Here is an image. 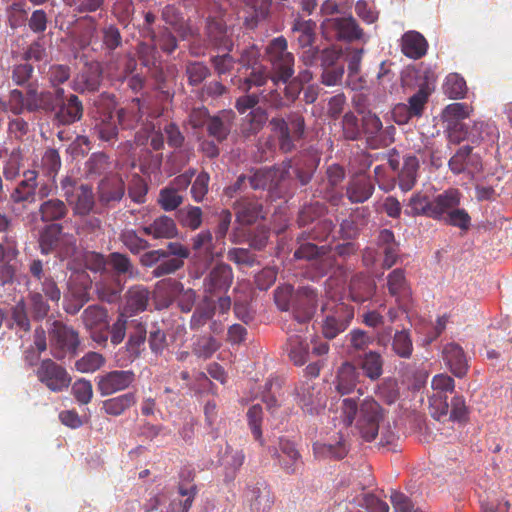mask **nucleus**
Here are the masks:
<instances>
[{
	"label": "nucleus",
	"mask_w": 512,
	"mask_h": 512,
	"mask_svg": "<svg viewBox=\"0 0 512 512\" xmlns=\"http://www.w3.org/2000/svg\"><path fill=\"white\" fill-rule=\"evenodd\" d=\"M234 279L233 270L226 263H217L204 278V291L210 296L226 293Z\"/></svg>",
	"instance_id": "12"
},
{
	"label": "nucleus",
	"mask_w": 512,
	"mask_h": 512,
	"mask_svg": "<svg viewBox=\"0 0 512 512\" xmlns=\"http://www.w3.org/2000/svg\"><path fill=\"white\" fill-rule=\"evenodd\" d=\"M296 402L304 413L319 414L325 407V402L315 384L308 380L299 384L295 389Z\"/></svg>",
	"instance_id": "14"
},
{
	"label": "nucleus",
	"mask_w": 512,
	"mask_h": 512,
	"mask_svg": "<svg viewBox=\"0 0 512 512\" xmlns=\"http://www.w3.org/2000/svg\"><path fill=\"white\" fill-rule=\"evenodd\" d=\"M498 138L499 132L493 123L477 121L469 129L468 140L476 145L481 143L493 144Z\"/></svg>",
	"instance_id": "44"
},
{
	"label": "nucleus",
	"mask_w": 512,
	"mask_h": 512,
	"mask_svg": "<svg viewBox=\"0 0 512 512\" xmlns=\"http://www.w3.org/2000/svg\"><path fill=\"white\" fill-rule=\"evenodd\" d=\"M38 243L42 254L55 253L62 260L72 257L77 249L76 238L64 233L62 225L57 223L45 225L40 230Z\"/></svg>",
	"instance_id": "2"
},
{
	"label": "nucleus",
	"mask_w": 512,
	"mask_h": 512,
	"mask_svg": "<svg viewBox=\"0 0 512 512\" xmlns=\"http://www.w3.org/2000/svg\"><path fill=\"white\" fill-rule=\"evenodd\" d=\"M401 51L411 59L422 58L428 50V42L425 37L414 30L405 32L401 37Z\"/></svg>",
	"instance_id": "35"
},
{
	"label": "nucleus",
	"mask_w": 512,
	"mask_h": 512,
	"mask_svg": "<svg viewBox=\"0 0 512 512\" xmlns=\"http://www.w3.org/2000/svg\"><path fill=\"white\" fill-rule=\"evenodd\" d=\"M267 120L268 115L264 109L258 107L251 110L243 120L241 134L246 138L256 135L262 130Z\"/></svg>",
	"instance_id": "54"
},
{
	"label": "nucleus",
	"mask_w": 512,
	"mask_h": 512,
	"mask_svg": "<svg viewBox=\"0 0 512 512\" xmlns=\"http://www.w3.org/2000/svg\"><path fill=\"white\" fill-rule=\"evenodd\" d=\"M452 173L458 175L464 172L474 173L481 169V161L477 155H472V147L466 145L459 148L448 162Z\"/></svg>",
	"instance_id": "22"
},
{
	"label": "nucleus",
	"mask_w": 512,
	"mask_h": 512,
	"mask_svg": "<svg viewBox=\"0 0 512 512\" xmlns=\"http://www.w3.org/2000/svg\"><path fill=\"white\" fill-rule=\"evenodd\" d=\"M216 310V304L210 296H204L202 301L196 306L191 319L190 329L197 331L210 321Z\"/></svg>",
	"instance_id": "47"
},
{
	"label": "nucleus",
	"mask_w": 512,
	"mask_h": 512,
	"mask_svg": "<svg viewBox=\"0 0 512 512\" xmlns=\"http://www.w3.org/2000/svg\"><path fill=\"white\" fill-rule=\"evenodd\" d=\"M161 18L165 24L176 32L182 39H186L192 35L191 28L175 6L166 5L162 9Z\"/></svg>",
	"instance_id": "45"
},
{
	"label": "nucleus",
	"mask_w": 512,
	"mask_h": 512,
	"mask_svg": "<svg viewBox=\"0 0 512 512\" xmlns=\"http://www.w3.org/2000/svg\"><path fill=\"white\" fill-rule=\"evenodd\" d=\"M392 350L400 358L409 359L413 352V342L408 330L396 331L392 339Z\"/></svg>",
	"instance_id": "64"
},
{
	"label": "nucleus",
	"mask_w": 512,
	"mask_h": 512,
	"mask_svg": "<svg viewBox=\"0 0 512 512\" xmlns=\"http://www.w3.org/2000/svg\"><path fill=\"white\" fill-rule=\"evenodd\" d=\"M432 200L421 192L414 193L408 200L405 214L410 217L426 216L431 218L433 211Z\"/></svg>",
	"instance_id": "55"
},
{
	"label": "nucleus",
	"mask_w": 512,
	"mask_h": 512,
	"mask_svg": "<svg viewBox=\"0 0 512 512\" xmlns=\"http://www.w3.org/2000/svg\"><path fill=\"white\" fill-rule=\"evenodd\" d=\"M317 165L318 162L309 156L298 158L295 161L292 169L296 179L302 186L307 185L311 181Z\"/></svg>",
	"instance_id": "61"
},
{
	"label": "nucleus",
	"mask_w": 512,
	"mask_h": 512,
	"mask_svg": "<svg viewBox=\"0 0 512 512\" xmlns=\"http://www.w3.org/2000/svg\"><path fill=\"white\" fill-rule=\"evenodd\" d=\"M97 390L108 396L129 388L136 379L132 370H113L97 377Z\"/></svg>",
	"instance_id": "11"
},
{
	"label": "nucleus",
	"mask_w": 512,
	"mask_h": 512,
	"mask_svg": "<svg viewBox=\"0 0 512 512\" xmlns=\"http://www.w3.org/2000/svg\"><path fill=\"white\" fill-rule=\"evenodd\" d=\"M266 56L271 64L273 83H287L294 74V56L288 51L286 38L279 36L272 39L266 47Z\"/></svg>",
	"instance_id": "4"
},
{
	"label": "nucleus",
	"mask_w": 512,
	"mask_h": 512,
	"mask_svg": "<svg viewBox=\"0 0 512 512\" xmlns=\"http://www.w3.org/2000/svg\"><path fill=\"white\" fill-rule=\"evenodd\" d=\"M149 302V291L144 286H133L126 294V303L123 308L125 315H134L146 310Z\"/></svg>",
	"instance_id": "41"
},
{
	"label": "nucleus",
	"mask_w": 512,
	"mask_h": 512,
	"mask_svg": "<svg viewBox=\"0 0 512 512\" xmlns=\"http://www.w3.org/2000/svg\"><path fill=\"white\" fill-rule=\"evenodd\" d=\"M294 257L296 259L315 261V264L319 267L322 274L327 273L335 262L333 257L327 254L326 246L319 247L309 242L301 244L299 248L295 250Z\"/></svg>",
	"instance_id": "20"
},
{
	"label": "nucleus",
	"mask_w": 512,
	"mask_h": 512,
	"mask_svg": "<svg viewBox=\"0 0 512 512\" xmlns=\"http://www.w3.org/2000/svg\"><path fill=\"white\" fill-rule=\"evenodd\" d=\"M375 290V281L363 273L354 275L350 280L349 294L354 302L363 303L370 300L373 297Z\"/></svg>",
	"instance_id": "34"
},
{
	"label": "nucleus",
	"mask_w": 512,
	"mask_h": 512,
	"mask_svg": "<svg viewBox=\"0 0 512 512\" xmlns=\"http://www.w3.org/2000/svg\"><path fill=\"white\" fill-rule=\"evenodd\" d=\"M36 376L45 387L56 393L68 389L72 381L67 370L49 358L40 362Z\"/></svg>",
	"instance_id": "8"
},
{
	"label": "nucleus",
	"mask_w": 512,
	"mask_h": 512,
	"mask_svg": "<svg viewBox=\"0 0 512 512\" xmlns=\"http://www.w3.org/2000/svg\"><path fill=\"white\" fill-rule=\"evenodd\" d=\"M77 215H87L93 209L95 201L91 186L81 184L75 191L71 201H67Z\"/></svg>",
	"instance_id": "46"
},
{
	"label": "nucleus",
	"mask_w": 512,
	"mask_h": 512,
	"mask_svg": "<svg viewBox=\"0 0 512 512\" xmlns=\"http://www.w3.org/2000/svg\"><path fill=\"white\" fill-rule=\"evenodd\" d=\"M361 374L358 367L352 362L345 361L337 369L333 381L335 390L340 395H349L356 390L360 383Z\"/></svg>",
	"instance_id": "19"
},
{
	"label": "nucleus",
	"mask_w": 512,
	"mask_h": 512,
	"mask_svg": "<svg viewBox=\"0 0 512 512\" xmlns=\"http://www.w3.org/2000/svg\"><path fill=\"white\" fill-rule=\"evenodd\" d=\"M430 92L431 90L427 85L420 86L419 90L409 98L408 105H397L393 111L396 121L398 123H406L413 117H420L424 111Z\"/></svg>",
	"instance_id": "18"
},
{
	"label": "nucleus",
	"mask_w": 512,
	"mask_h": 512,
	"mask_svg": "<svg viewBox=\"0 0 512 512\" xmlns=\"http://www.w3.org/2000/svg\"><path fill=\"white\" fill-rule=\"evenodd\" d=\"M61 157L57 149L48 148L43 153L40 164V173L50 179L53 183L56 181V176L61 168Z\"/></svg>",
	"instance_id": "53"
},
{
	"label": "nucleus",
	"mask_w": 512,
	"mask_h": 512,
	"mask_svg": "<svg viewBox=\"0 0 512 512\" xmlns=\"http://www.w3.org/2000/svg\"><path fill=\"white\" fill-rule=\"evenodd\" d=\"M432 394L429 396V411L436 420L447 417L449 411L448 393L455 389L454 379L445 374L435 375L431 380Z\"/></svg>",
	"instance_id": "5"
},
{
	"label": "nucleus",
	"mask_w": 512,
	"mask_h": 512,
	"mask_svg": "<svg viewBox=\"0 0 512 512\" xmlns=\"http://www.w3.org/2000/svg\"><path fill=\"white\" fill-rule=\"evenodd\" d=\"M279 449L270 450L271 455L278 461L280 468L287 475L296 474L303 465L300 452L297 450L294 442L287 438H279Z\"/></svg>",
	"instance_id": "10"
},
{
	"label": "nucleus",
	"mask_w": 512,
	"mask_h": 512,
	"mask_svg": "<svg viewBox=\"0 0 512 512\" xmlns=\"http://www.w3.org/2000/svg\"><path fill=\"white\" fill-rule=\"evenodd\" d=\"M334 227L335 226L333 221L324 217L321 220H318L316 223H314L313 227L310 230H308L307 232H302V234L298 237V240L311 239L324 241L332 233Z\"/></svg>",
	"instance_id": "63"
},
{
	"label": "nucleus",
	"mask_w": 512,
	"mask_h": 512,
	"mask_svg": "<svg viewBox=\"0 0 512 512\" xmlns=\"http://www.w3.org/2000/svg\"><path fill=\"white\" fill-rule=\"evenodd\" d=\"M93 131L97 137L103 141L109 142L116 139L118 128L111 114H105L99 119H95Z\"/></svg>",
	"instance_id": "62"
},
{
	"label": "nucleus",
	"mask_w": 512,
	"mask_h": 512,
	"mask_svg": "<svg viewBox=\"0 0 512 512\" xmlns=\"http://www.w3.org/2000/svg\"><path fill=\"white\" fill-rule=\"evenodd\" d=\"M39 214L43 222H55L66 217L68 207L64 201L52 198L44 201L40 205Z\"/></svg>",
	"instance_id": "51"
},
{
	"label": "nucleus",
	"mask_w": 512,
	"mask_h": 512,
	"mask_svg": "<svg viewBox=\"0 0 512 512\" xmlns=\"http://www.w3.org/2000/svg\"><path fill=\"white\" fill-rule=\"evenodd\" d=\"M316 23L312 20L296 18L292 26V32L296 35L298 45L304 49L313 45L315 41Z\"/></svg>",
	"instance_id": "52"
},
{
	"label": "nucleus",
	"mask_w": 512,
	"mask_h": 512,
	"mask_svg": "<svg viewBox=\"0 0 512 512\" xmlns=\"http://www.w3.org/2000/svg\"><path fill=\"white\" fill-rule=\"evenodd\" d=\"M462 193L457 188H449L442 193L436 195L432 199L433 211L431 218L434 220H442L451 210L460 205Z\"/></svg>",
	"instance_id": "27"
},
{
	"label": "nucleus",
	"mask_w": 512,
	"mask_h": 512,
	"mask_svg": "<svg viewBox=\"0 0 512 512\" xmlns=\"http://www.w3.org/2000/svg\"><path fill=\"white\" fill-rule=\"evenodd\" d=\"M192 249L203 255L209 262L223 255L222 250L216 251L213 236L210 230H203L191 238Z\"/></svg>",
	"instance_id": "43"
},
{
	"label": "nucleus",
	"mask_w": 512,
	"mask_h": 512,
	"mask_svg": "<svg viewBox=\"0 0 512 512\" xmlns=\"http://www.w3.org/2000/svg\"><path fill=\"white\" fill-rule=\"evenodd\" d=\"M419 160L414 155H407L403 159V167L398 174V185L401 191L408 192L417 183Z\"/></svg>",
	"instance_id": "42"
},
{
	"label": "nucleus",
	"mask_w": 512,
	"mask_h": 512,
	"mask_svg": "<svg viewBox=\"0 0 512 512\" xmlns=\"http://www.w3.org/2000/svg\"><path fill=\"white\" fill-rule=\"evenodd\" d=\"M326 213V205L319 201H315L302 207V209L299 211L297 222L300 227L312 225L318 220L324 218Z\"/></svg>",
	"instance_id": "58"
},
{
	"label": "nucleus",
	"mask_w": 512,
	"mask_h": 512,
	"mask_svg": "<svg viewBox=\"0 0 512 512\" xmlns=\"http://www.w3.org/2000/svg\"><path fill=\"white\" fill-rule=\"evenodd\" d=\"M236 219L240 224L250 225L262 216L263 206L254 198L243 197L233 204Z\"/></svg>",
	"instance_id": "32"
},
{
	"label": "nucleus",
	"mask_w": 512,
	"mask_h": 512,
	"mask_svg": "<svg viewBox=\"0 0 512 512\" xmlns=\"http://www.w3.org/2000/svg\"><path fill=\"white\" fill-rule=\"evenodd\" d=\"M206 35L209 41L218 48L228 52L232 50V40L228 28V15L220 7L211 10L206 19Z\"/></svg>",
	"instance_id": "7"
},
{
	"label": "nucleus",
	"mask_w": 512,
	"mask_h": 512,
	"mask_svg": "<svg viewBox=\"0 0 512 512\" xmlns=\"http://www.w3.org/2000/svg\"><path fill=\"white\" fill-rule=\"evenodd\" d=\"M50 345L53 355L57 359H63L67 354L75 355L80 345L79 334L72 327L62 322L54 321L49 333Z\"/></svg>",
	"instance_id": "6"
},
{
	"label": "nucleus",
	"mask_w": 512,
	"mask_h": 512,
	"mask_svg": "<svg viewBox=\"0 0 512 512\" xmlns=\"http://www.w3.org/2000/svg\"><path fill=\"white\" fill-rule=\"evenodd\" d=\"M245 501L250 512H271L275 496L270 486L262 481L247 486Z\"/></svg>",
	"instance_id": "13"
},
{
	"label": "nucleus",
	"mask_w": 512,
	"mask_h": 512,
	"mask_svg": "<svg viewBox=\"0 0 512 512\" xmlns=\"http://www.w3.org/2000/svg\"><path fill=\"white\" fill-rule=\"evenodd\" d=\"M387 288L389 294L395 297L400 305L403 300L410 296V286L403 269L396 268L387 275Z\"/></svg>",
	"instance_id": "40"
},
{
	"label": "nucleus",
	"mask_w": 512,
	"mask_h": 512,
	"mask_svg": "<svg viewBox=\"0 0 512 512\" xmlns=\"http://www.w3.org/2000/svg\"><path fill=\"white\" fill-rule=\"evenodd\" d=\"M269 124L283 153L292 152L296 148L295 142L302 139L305 133V120L299 112H291L286 118L273 117Z\"/></svg>",
	"instance_id": "3"
},
{
	"label": "nucleus",
	"mask_w": 512,
	"mask_h": 512,
	"mask_svg": "<svg viewBox=\"0 0 512 512\" xmlns=\"http://www.w3.org/2000/svg\"><path fill=\"white\" fill-rule=\"evenodd\" d=\"M377 244L384 255L382 267L385 269L391 268L399 256V244L395 240L394 233L389 229H383L379 232L377 237Z\"/></svg>",
	"instance_id": "36"
},
{
	"label": "nucleus",
	"mask_w": 512,
	"mask_h": 512,
	"mask_svg": "<svg viewBox=\"0 0 512 512\" xmlns=\"http://www.w3.org/2000/svg\"><path fill=\"white\" fill-rule=\"evenodd\" d=\"M323 29L325 33H333L336 39L349 42L359 40L363 36V30L352 16L328 19L323 23Z\"/></svg>",
	"instance_id": "16"
},
{
	"label": "nucleus",
	"mask_w": 512,
	"mask_h": 512,
	"mask_svg": "<svg viewBox=\"0 0 512 512\" xmlns=\"http://www.w3.org/2000/svg\"><path fill=\"white\" fill-rule=\"evenodd\" d=\"M137 56L141 65L147 69V72L156 78L162 80L163 72L161 67L160 55L155 44L140 42L137 45Z\"/></svg>",
	"instance_id": "28"
},
{
	"label": "nucleus",
	"mask_w": 512,
	"mask_h": 512,
	"mask_svg": "<svg viewBox=\"0 0 512 512\" xmlns=\"http://www.w3.org/2000/svg\"><path fill=\"white\" fill-rule=\"evenodd\" d=\"M180 477L182 481L178 485V493L184 499L173 500L169 512H189L198 492L197 486L191 483L194 478L192 471H187V475L183 471Z\"/></svg>",
	"instance_id": "21"
},
{
	"label": "nucleus",
	"mask_w": 512,
	"mask_h": 512,
	"mask_svg": "<svg viewBox=\"0 0 512 512\" xmlns=\"http://www.w3.org/2000/svg\"><path fill=\"white\" fill-rule=\"evenodd\" d=\"M362 129L367 145L371 149L384 148L394 142L395 128L393 126L383 128L380 118L375 114L369 112L362 117Z\"/></svg>",
	"instance_id": "9"
},
{
	"label": "nucleus",
	"mask_w": 512,
	"mask_h": 512,
	"mask_svg": "<svg viewBox=\"0 0 512 512\" xmlns=\"http://www.w3.org/2000/svg\"><path fill=\"white\" fill-rule=\"evenodd\" d=\"M352 317L353 313L346 311L343 305L337 306L336 309L323 320L322 333L324 337L334 339L337 335L346 330Z\"/></svg>",
	"instance_id": "25"
},
{
	"label": "nucleus",
	"mask_w": 512,
	"mask_h": 512,
	"mask_svg": "<svg viewBox=\"0 0 512 512\" xmlns=\"http://www.w3.org/2000/svg\"><path fill=\"white\" fill-rule=\"evenodd\" d=\"M317 308V293L311 287H300L293 298V317L300 323L309 322Z\"/></svg>",
	"instance_id": "15"
},
{
	"label": "nucleus",
	"mask_w": 512,
	"mask_h": 512,
	"mask_svg": "<svg viewBox=\"0 0 512 512\" xmlns=\"http://www.w3.org/2000/svg\"><path fill=\"white\" fill-rule=\"evenodd\" d=\"M37 175L38 172L35 170H27L23 173L24 179L20 181L11 193V199L15 203L34 202L36 194L35 190L37 187Z\"/></svg>",
	"instance_id": "38"
},
{
	"label": "nucleus",
	"mask_w": 512,
	"mask_h": 512,
	"mask_svg": "<svg viewBox=\"0 0 512 512\" xmlns=\"http://www.w3.org/2000/svg\"><path fill=\"white\" fill-rule=\"evenodd\" d=\"M7 325L17 331L28 332L31 329L30 319L27 314V306L23 299L18 301L10 311V318Z\"/></svg>",
	"instance_id": "59"
},
{
	"label": "nucleus",
	"mask_w": 512,
	"mask_h": 512,
	"mask_svg": "<svg viewBox=\"0 0 512 512\" xmlns=\"http://www.w3.org/2000/svg\"><path fill=\"white\" fill-rule=\"evenodd\" d=\"M84 107L82 101L75 94H70L58 105L55 113L56 120L63 125L78 122L83 117Z\"/></svg>",
	"instance_id": "29"
},
{
	"label": "nucleus",
	"mask_w": 512,
	"mask_h": 512,
	"mask_svg": "<svg viewBox=\"0 0 512 512\" xmlns=\"http://www.w3.org/2000/svg\"><path fill=\"white\" fill-rule=\"evenodd\" d=\"M126 185L119 176L106 177L99 183V200L103 205L114 206L124 197Z\"/></svg>",
	"instance_id": "23"
},
{
	"label": "nucleus",
	"mask_w": 512,
	"mask_h": 512,
	"mask_svg": "<svg viewBox=\"0 0 512 512\" xmlns=\"http://www.w3.org/2000/svg\"><path fill=\"white\" fill-rule=\"evenodd\" d=\"M57 108L55 97L50 91L38 92L35 86L29 85L26 93V110L29 112H53Z\"/></svg>",
	"instance_id": "33"
},
{
	"label": "nucleus",
	"mask_w": 512,
	"mask_h": 512,
	"mask_svg": "<svg viewBox=\"0 0 512 512\" xmlns=\"http://www.w3.org/2000/svg\"><path fill=\"white\" fill-rule=\"evenodd\" d=\"M443 360L454 376H466L469 365L463 348L457 343H448L442 351Z\"/></svg>",
	"instance_id": "24"
},
{
	"label": "nucleus",
	"mask_w": 512,
	"mask_h": 512,
	"mask_svg": "<svg viewBox=\"0 0 512 512\" xmlns=\"http://www.w3.org/2000/svg\"><path fill=\"white\" fill-rule=\"evenodd\" d=\"M102 68L98 62L86 63L71 82V88L78 93L98 91L102 82Z\"/></svg>",
	"instance_id": "17"
},
{
	"label": "nucleus",
	"mask_w": 512,
	"mask_h": 512,
	"mask_svg": "<svg viewBox=\"0 0 512 512\" xmlns=\"http://www.w3.org/2000/svg\"><path fill=\"white\" fill-rule=\"evenodd\" d=\"M313 452L317 458L321 459H343L348 453V446L345 438L342 435L334 442H316L313 444Z\"/></svg>",
	"instance_id": "39"
},
{
	"label": "nucleus",
	"mask_w": 512,
	"mask_h": 512,
	"mask_svg": "<svg viewBox=\"0 0 512 512\" xmlns=\"http://www.w3.org/2000/svg\"><path fill=\"white\" fill-rule=\"evenodd\" d=\"M235 115L232 111L222 110L212 116L206 126L207 133L210 137L221 143L225 141L233 127Z\"/></svg>",
	"instance_id": "30"
},
{
	"label": "nucleus",
	"mask_w": 512,
	"mask_h": 512,
	"mask_svg": "<svg viewBox=\"0 0 512 512\" xmlns=\"http://www.w3.org/2000/svg\"><path fill=\"white\" fill-rule=\"evenodd\" d=\"M147 31L153 44L158 45L163 52L171 54L177 49V39L169 27L163 26L158 33L153 28H147Z\"/></svg>",
	"instance_id": "57"
},
{
	"label": "nucleus",
	"mask_w": 512,
	"mask_h": 512,
	"mask_svg": "<svg viewBox=\"0 0 512 512\" xmlns=\"http://www.w3.org/2000/svg\"><path fill=\"white\" fill-rule=\"evenodd\" d=\"M141 232L153 239L170 240L178 236L175 220L167 215H160L151 223L142 226Z\"/></svg>",
	"instance_id": "26"
},
{
	"label": "nucleus",
	"mask_w": 512,
	"mask_h": 512,
	"mask_svg": "<svg viewBox=\"0 0 512 512\" xmlns=\"http://www.w3.org/2000/svg\"><path fill=\"white\" fill-rule=\"evenodd\" d=\"M374 190V182L369 177L356 176L349 180L346 196L351 203H364L371 198Z\"/></svg>",
	"instance_id": "31"
},
{
	"label": "nucleus",
	"mask_w": 512,
	"mask_h": 512,
	"mask_svg": "<svg viewBox=\"0 0 512 512\" xmlns=\"http://www.w3.org/2000/svg\"><path fill=\"white\" fill-rule=\"evenodd\" d=\"M137 402L135 393L128 392L103 401V411L111 416H120Z\"/></svg>",
	"instance_id": "50"
},
{
	"label": "nucleus",
	"mask_w": 512,
	"mask_h": 512,
	"mask_svg": "<svg viewBox=\"0 0 512 512\" xmlns=\"http://www.w3.org/2000/svg\"><path fill=\"white\" fill-rule=\"evenodd\" d=\"M82 321L89 330L109 328L107 310L99 305H90L82 313Z\"/></svg>",
	"instance_id": "56"
},
{
	"label": "nucleus",
	"mask_w": 512,
	"mask_h": 512,
	"mask_svg": "<svg viewBox=\"0 0 512 512\" xmlns=\"http://www.w3.org/2000/svg\"><path fill=\"white\" fill-rule=\"evenodd\" d=\"M248 77L240 80L239 89L248 92L253 86L260 87L267 83L268 79L272 80L273 75L268 68L262 64L252 66Z\"/></svg>",
	"instance_id": "60"
},
{
	"label": "nucleus",
	"mask_w": 512,
	"mask_h": 512,
	"mask_svg": "<svg viewBox=\"0 0 512 512\" xmlns=\"http://www.w3.org/2000/svg\"><path fill=\"white\" fill-rule=\"evenodd\" d=\"M340 410L343 424L351 427L355 423L360 437L366 442L376 439L386 418V410L372 396L360 402L358 398L346 397Z\"/></svg>",
	"instance_id": "1"
},
{
	"label": "nucleus",
	"mask_w": 512,
	"mask_h": 512,
	"mask_svg": "<svg viewBox=\"0 0 512 512\" xmlns=\"http://www.w3.org/2000/svg\"><path fill=\"white\" fill-rule=\"evenodd\" d=\"M356 366L362 370L365 377L375 382L383 375L384 359L379 352L371 350L359 357Z\"/></svg>",
	"instance_id": "37"
},
{
	"label": "nucleus",
	"mask_w": 512,
	"mask_h": 512,
	"mask_svg": "<svg viewBox=\"0 0 512 512\" xmlns=\"http://www.w3.org/2000/svg\"><path fill=\"white\" fill-rule=\"evenodd\" d=\"M147 330L144 324L136 322L133 331L130 333L128 341L125 345L128 353V361L132 362L144 351Z\"/></svg>",
	"instance_id": "49"
},
{
	"label": "nucleus",
	"mask_w": 512,
	"mask_h": 512,
	"mask_svg": "<svg viewBox=\"0 0 512 512\" xmlns=\"http://www.w3.org/2000/svg\"><path fill=\"white\" fill-rule=\"evenodd\" d=\"M286 351L290 360L297 366L304 365L309 357V344L300 335H291L286 343Z\"/></svg>",
	"instance_id": "48"
}]
</instances>
